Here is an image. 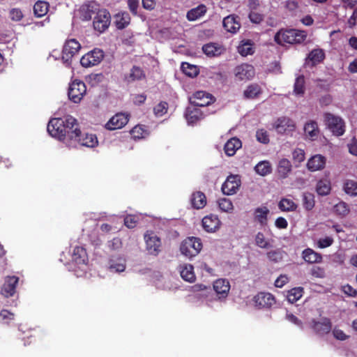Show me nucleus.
<instances>
[{"mask_svg": "<svg viewBox=\"0 0 357 357\" xmlns=\"http://www.w3.org/2000/svg\"><path fill=\"white\" fill-rule=\"evenodd\" d=\"M62 120L64 121L65 144L71 146V145H73V140L79 134V125L77 120L70 115L64 116Z\"/></svg>", "mask_w": 357, "mask_h": 357, "instance_id": "obj_2", "label": "nucleus"}, {"mask_svg": "<svg viewBox=\"0 0 357 357\" xmlns=\"http://www.w3.org/2000/svg\"><path fill=\"white\" fill-rule=\"evenodd\" d=\"M14 314L7 310H2L0 312V322L8 325L14 319Z\"/></svg>", "mask_w": 357, "mask_h": 357, "instance_id": "obj_54", "label": "nucleus"}, {"mask_svg": "<svg viewBox=\"0 0 357 357\" xmlns=\"http://www.w3.org/2000/svg\"><path fill=\"white\" fill-rule=\"evenodd\" d=\"M23 16V13L20 8H12L9 12V17L13 21H20Z\"/></svg>", "mask_w": 357, "mask_h": 357, "instance_id": "obj_59", "label": "nucleus"}, {"mask_svg": "<svg viewBox=\"0 0 357 357\" xmlns=\"http://www.w3.org/2000/svg\"><path fill=\"white\" fill-rule=\"evenodd\" d=\"M207 12V8L204 4H199L195 8L188 10L186 14L188 20L192 22L195 21L203 17Z\"/></svg>", "mask_w": 357, "mask_h": 357, "instance_id": "obj_30", "label": "nucleus"}, {"mask_svg": "<svg viewBox=\"0 0 357 357\" xmlns=\"http://www.w3.org/2000/svg\"><path fill=\"white\" fill-rule=\"evenodd\" d=\"M303 293V287H294L288 291L287 298L289 303H294L302 297Z\"/></svg>", "mask_w": 357, "mask_h": 357, "instance_id": "obj_45", "label": "nucleus"}, {"mask_svg": "<svg viewBox=\"0 0 357 357\" xmlns=\"http://www.w3.org/2000/svg\"><path fill=\"white\" fill-rule=\"evenodd\" d=\"M324 117L325 124L334 135L339 137L344 135L345 124L341 117L329 112L324 113Z\"/></svg>", "mask_w": 357, "mask_h": 357, "instance_id": "obj_4", "label": "nucleus"}, {"mask_svg": "<svg viewBox=\"0 0 357 357\" xmlns=\"http://www.w3.org/2000/svg\"><path fill=\"white\" fill-rule=\"evenodd\" d=\"M263 93V89L257 83L248 84L243 92V98L244 100L258 99Z\"/></svg>", "mask_w": 357, "mask_h": 357, "instance_id": "obj_21", "label": "nucleus"}, {"mask_svg": "<svg viewBox=\"0 0 357 357\" xmlns=\"http://www.w3.org/2000/svg\"><path fill=\"white\" fill-rule=\"evenodd\" d=\"M311 327L315 333L319 335H324L331 332L332 323L329 318L323 317L320 321L312 319L311 321Z\"/></svg>", "mask_w": 357, "mask_h": 357, "instance_id": "obj_12", "label": "nucleus"}, {"mask_svg": "<svg viewBox=\"0 0 357 357\" xmlns=\"http://www.w3.org/2000/svg\"><path fill=\"white\" fill-rule=\"evenodd\" d=\"M168 111V103L165 101H161L153 107V113L155 116L161 117Z\"/></svg>", "mask_w": 357, "mask_h": 357, "instance_id": "obj_51", "label": "nucleus"}, {"mask_svg": "<svg viewBox=\"0 0 357 357\" xmlns=\"http://www.w3.org/2000/svg\"><path fill=\"white\" fill-rule=\"evenodd\" d=\"M311 275L314 278H324L326 273L324 268L313 266L311 269Z\"/></svg>", "mask_w": 357, "mask_h": 357, "instance_id": "obj_63", "label": "nucleus"}, {"mask_svg": "<svg viewBox=\"0 0 357 357\" xmlns=\"http://www.w3.org/2000/svg\"><path fill=\"white\" fill-rule=\"evenodd\" d=\"M49 3L45 1H38L33 6V13L37 17L45 16L49 10Z\"/></svg>", "mask_w": 357, "mask_h": 357, "instance_id": "obj_38", "label": "nucleus"}, {"mask_svg": "<svg viewBox=\"0 0 357 357\" xmlns=\"http://www.w3.org/2000/svg\"><path fill=\"white\" fill-rule=\"evenodd\" d=\"M304 131L307 137H310L312 140L318 137L319 133L317 123L314 121H310L309 122H307L304 126Z\"/></svg>", "mask_w": 357, "mask_h": 357, "instance_id": "obj_34", "label": "nucleus"}, {"mask_svg": "<svg viewBox=\"0 0 357 357\" xmlns=\"http://www.w3.org/2000/svg\"><path fill=\"white\" fill-rule=\"evenodd\" d=\"M248 17L255 24H259L264 20V15L254 10L250 12Z\"/></svg>", "mask_w": 357, "mask_h": 357, "instance_id": "obj_60", "label": "nucleus"}, {"mask_svg": "<svg viewBox=\"0 0 357 357\" xmlns=\"http://www.w3.org/2000/svg\"><path fill=\"white\" fill-rule=\"evenodd\" d=\"M266 255L268 259L274 263L280 261L283 257L282 252L280 249L271 250L267 252Z\"/></svg>", "mask_w": 357, "mask_h": 357, "instance_id": "obj_53", "label": "nucleus"}, {"mask_svg": "<svg viewBox=\"0 0 357 357\" xmlns=\"http://www.w3.org/2000/svg\"><path fill=\"white\" fill-rule=\"evenodd\" d=\"M242 146V142L241 141L234 137L229 139L224 146V151L227 155L228 156H233L236 151L241 148Z\"/></svg>", "mask_w": 357, "mask_h": 357, "instance_id": "obj_27", "label": "nucleus"}, {"mask_svg": "<svg viewBox=\"0 0 357 357\" xmlns=\"http://www.w3.org/2000/svg\"><path fill=\"white\" fill-rule=\"evenodd\" d=\"M98 9L96 8V5L93 3L84 5L82 7V16L84 20H90L93 17V15H96V13Z\"/></svg>", "mask_w": 357, "mask_h": 357, "instance_id": "obj_44", "label": "nucleus"}, {"mask_svg": "<svg viewBox=\"0 0 357 357\" xmlns=\"http://www.w3.org/2000/svg\"><path fill=\"white\" fill-rule=\"evenodd\" d=\"M146 134H147L146 130L144 128V127L143 126H141V125L135 126L130 130L131 137L135 140L144 138Z\"/></svg>", "mask_w": 357, "mask_h": 357, "instance_id": "obj_50", "label": "nucleus"}, {"mask_svg": "<svg viewBox=\"0 0 357 357\" xmlns=\"http://www.w3.org/2000/svg\"><path fill=\"white\" fill-rule=\"evenodd\" d=\"M122 241L119 237H115L108 242V247L111 250H116L121 248Z\"/></svg>", "mask_w": 357, "mask_h": 357, "instance_id": "obj_62", "label": "nucleus"}, {"mask_svg": "<svg viewBox=\"0 0 357 357\" xmlns=\"http://www.w3.org/2000/svg\"><path fill=\"white\" fill-rule=\"evenodd\" d=\"M294 94L296 96L302 97L305 92V79L303 75H298L294 84Z\"/></svg>", "mask_w": 357, "mask_h": 357, "instance_id": "obj_35", "label": "nucleus"}, {"mask_svg": "<svg viewBox=\"0 0 357 357\" xmlns=\"http://www.w3.org/2000/svg\"><path fill=\"white\" fill-rule=\"evenodd\" d=\"M333 238L330 236H326L324 238H320L317 242V245L318 247L320 248H326L331 246L333 244Z\"/></svg>", "mask_w": 357, "mask_h": 357, "instance_id": "obj_64", "label": "nucleus"}, {"mask_svg": "<svg viewBox=\"0 0 357 357\" xmlns=\"http://www.w3.org/2000/svg\"><path fill=\"white\" fill-rule=\"evenodd\" d=\"M81 49L80 43L76 39L67 40L62 50L61 59L63 63L70 65L72 58L76 55Z\"/></svg>", "mask_w": 357, "mask_h": 357, "instance_id": "obj_6", "label": "nucleus"}, {"mask_svg": "<svg viewBox=\"0 0 357 357\" xmlns=\"http://www.w3.org/2000/svg\"><path fill=\"white\" fill-rule=\"evenodd\" d=\"M256 172L261 176H266L271 172L272 168L269 162H259L255 167Z\"/></svg>", "mask_w": 357, "mask_h": 357, "instance_id": "obj_48", "label": "nucleus"}, {"mask_svg": "<svg viewBox=\"0 0 357 357\" xmlns=\"http://www.w3.org/2000/svg\"><path fill=\"white\" fill-rule=\"evenodd\" d=\"M219 208L225 212H231L233 210L232 202L227 198L220 199L218 202Z\"/></svg>", "mask_w": 357, "mask_h": 357, "instance_id": "obj_55", "label": "nucleus"}, {"mask_svg": "<svg viewBox=\"0 0 357 357\" xmlns=\"http://www.w3.org/2000/svg\"><path fill=\"white\" fill-rule=\"evenodd\" d=\"M86 92V87L84 82L74 80L70 84L68 88V98L75 103H78L83 98Z\"/></svg>", "mask_w": 357, "mask_h": 357, "instance_id": "obj_8", "label": "nucleus"}, {"mask_svg": "<svg viewBox=\"0 0 357 357\" xmlns=\"http://www.w3.org/2000/svg\"><path fill=\"white\" fill-rule=\"evenodd\" d=\"M241 186V180L238 175L231 174L227 176L226 181L222 185V191L223 194L227 195H232L236 194Z\"/></svg>", "mask_w": 357, "mask_h": 357, "instance_id": "obj_11", "label": "nucleus"}, {"mask_svg": "<svg viewBox=\"0 0 357 357\" xmlns=\"http://www.w3.org/2000/svg\"><path fill=\"white\" fill-rule=\"evenodd\" d=\"M111 23V15L107 9H99L93 17V26L96 31L102 33Z\"/></svg>", "mask_w": 357, "mask_h": 357, "instance_id": "obj_5", "label": "nucleus"}, {"mask_svg": "<svg viewBox=\"0 0 357 357\" xmlns=\"http://www.w3.org/2000/svg\"><path fill=\"white\" fill-rule=\"evenodd\" d=\"M269 212V209L266 206L255 208L254 212L255 220L259 222L261 226L266 225Z\"/></svg>", "mask_w": 357, "mask_h": 357, "instance_id": "obj_33", "label": "nucleus"}, {"mask_svg": "<svg viewBox=\"0 0 357 357\" xmlns=\"http://www.w3.org/2000/svg\"><path fill=\"white\" fill-rule=\"evenodd\" d=\"M109 269L111 271L121 273L126 269V259L121 256H111L109 259Z\"/></svg>", "mask_w": 357, "mask_h": 357, "instance_id": "obj_25", "label": "nucleus"}, {"mask_svg": "<svg viewBox=\"0 0 357 357\" xmlns=\"http://www.w3.org/2000/svg\"><path fill=\"white\" fill-rule=\"evenodd\" d=\"M302 257L308 264L321 263L323 257L320 253L311 248H306L302 252Z\"/></svg>", "mask_w": 357, "mask_h": 357, "instance_id": "obj_29", "label": "nucleus"}, {"mask_svg": "<svg viewBox=\"0 0 357 357\" xmlns=\"http://www.w3.org/2000/svg\"><path fill=\"white\" fill-rule=\"evenodd\" d=\"M253 45L254 43L251 40H242L238 47V52L243 56L252 55L255 52Z\"/></svg>", "mask_w": 357, "mask_h": 357, "instance_id": "obj_36", "label": "nucleus"}, {"mask_svg": "<svg viewBox=\"0 0 357 357\" xmlns=\"http://www.w3.org/2000/svg\"><path fill=\"white\" fill-rule=\"evenodd\" d=\"M202 50L208 56H215L221 53L220 47L215 43H208L202 47Z\"/></svg>", "mask_w": 357, "mask_h": 357, "instance_id": "obj_47", "label": "nucleus"}, {"mask_svg": "<svg viewBox=\"0 0 357 357\" xmlns=\"http://www.w3.org/2000/svg\"><path fill=\"white\" fill-rule=\"evenodd\" d=\"M144 239L146 244V249L149 254L155 256L158 255L161 245L160 239L153 232L146 234L144 235Z\"/></svg>", "mask_w": 357, "mask_h": 357, "instance_id": "obj_16", "label": "nucleus"}, {"mask_svg": "<svg viewBox=\"0 0 357 357\" xmlns=\"http://www.w3.org/2000/svg\"><path fill=\"white\" fill-rule=\"evenodd\" d=\"M291 162L286 158H282L279 161L278 166V172L282 178H286L289 173L291 171Z\"/></svg>", "mask_w": 357, "mask_h": 357, "instance_id": "obj_40", "label": "nucleus"}, {"mask_svg": "<svg viewBox=\"0 0 357 357\" xmlns=\"http://www.w3.org/2000/svg\"><path fill=\"white\" fill-rule=\"evenodd\" d=\"M131 17L126 11L119 12L114 15V24L117 29L122 30L130 23Z\"/></svg>", "mask_w": 357, "mask_h": 357, "instance_id": "obj_24", "label": "nucleus"}, {"mask_svg": "<svg viewBox=\"0 0 357 357\" xmlns=\"http://www.w3.org/2000/svg\"><path fill=\"white\" fill-rule=\"evenodd\" d=\"M200 115L201 113L197 109L188 110L186 113V119L189 123H194L199 119Z\"/></svg>", "mask_w": 357, "mask_h": 357, "instance_id": "obj_58", "label": "nucleus"}, {"mask_svg": "<svg viewBox=\"0 0 357 357\" xmlns=\"http://www.w3.org/2000/svg\"><path fill=\"white\" fill-rule=\"evenodd\" d=\"M307 36V33L305 31L282 29L275 33L274 40L280 45H284L285 43L301 44L306 40Z\"/></svg>", "mask_w": 357, "mask_h": 357, "instance_id": "obj_1", "label": "nucleus"}, {"mask_svg": "<svg viewBox=\"0 0 357 357\" xmlns=\"http://www.w3.org/2000/svg\"><path fill=\"white\" fill-rule=\"evenodd\" d=\"M97 144L98 139L95 135L88 133L83 134L80 130L78 137L75 138L73 145H71V146L75 147L79 144L86 147H94Z\"/></svg>", "mask_w": 357, "mask_h": 357, "instance_id": "obj_15", "label": "nucleus"}, {"mask_svg": "<svg viewBox=\"0 0 357 357\" xmlns=\"http://www.w3.org/2000/svg\"><path fill=\"white\" fill-rule=\"evenodd\" d=\"M128 122V116L123 113H118L113 116L106 123L105 128L109 130L120 129Z\"/></svg>", "mask_w": 357, "mask_h": 357, "instance_id": "obj_18", "label": "nucleus"}, {"mask_svg": "<svg viewBox=\"0 0 357 357\" xmlns=\"http://www.w3.org/2000/svg\"><path fill=\"white\" fill-rule=\"evenodd\" d=\"M255 305L259 308H270L275 303V297L270 293L259 292L253 298Z\"/></svg>", "mask_w": 357, "mask_h": 357, "instance_id": "obj_13", "label": "nucleus"}, {"mask_svg": "<svg viewBox=\"0 0 357 357\" xmlns=\"http://www.w3.org/2000/svg\"><path fill=\"white\" fill-rule=\"evenodd\" d=\"M18 282V277L15 275L7 276L1 289V294L7 298L14 296Z\"/></svg>", "mask_w": 357, "mask_h": 357, "instance_id": "obj_14", "label": "nucleus"}, {"mask_svg": "<svg viewBox=\"0 0 357 357\" xmlns=\"http://www.w3.org/2000/svg\"><path fill=\"white\" fill-rule=\"evenodd\" d=\"M72 260L77 264H85L88 261L85 248L82 246H76L73 252Z\"/></svg>", "mask_w": 357, "mask_h": 357, "instance_id": "obj_32", "label": "nucleus"}, {"mask_svg": "<svg viewBox=\"0 0 357 357\" xmlns=\"http://www.w3.org/2000/svg\"><path fill=\"white\" fill-rule=\"evenodd\" d=\"M326 162V158L320 154H317L308 160L307 167L311 172L321 170L325 167Z\"/></svg>", "mask_w": 357, "mask_h": 357, "instance_id": "obj_23", "label": "nucleus"}, {"mask_svg": "<svg viewBox=\"0 0 357 357\" xmlns=\"http://www.w3.org/2000/svg\"><path fill=\"white\" fill-rule=\"evenodd\" d=\"M234 75L240 81L251 80L255 75V70L252 65L242 63L234 68Z\"/></svg>", "mask_w": 357, "mask_h": 357, "instance_id": "obj_10", "label": "nucleus"}, {"mask_svg": "<svg viewBox=\"0 0 357 357\" xmlns=\"http://www.w3.org/2000/svg\"><path fill=\"white\" fill-rule=\"evenodd\" d=\"M190 202L194 208L201 209L206 204V197L204 192L197 191L192 194Z\"/></svg>", "mask_w": 357, "mask_h": 357, "instance_id": "obj_31", "label": "nucleus"}, {"mask_svg": "<svg viewBox=\"0 0 357 357\" xmlns=\"http://www.w3.org/2000/svg\"><path fill=\"white\" fill-rule=\"evenodd\" d=\"M331 190V184L327 179L319 180L316 185V192L319 195H328Z\"/></svg>", "mask_w": 357, "mask_h": 357, "instance_id": "obj_39", "label": "nucleus"}, {"mask_svg": "<svg viewBox=\"0 0 357 357\" xmlns=\"http://www.w3.org/2000/svg\"><path fill=\"white\" fill-rule=\"evenodd\" d=\"M275 130L279 133H284L295 130L296 125L293 120L288 117L282 116L278 118L274 126Z\"/></svg>", "mask_w": 357, "mask_h": 357, "instance_id": "obj_20", "label": "nucleus"}, {"mask_svg": "<svg viewBox=\"0 0 357 357\" xmlns=\"http://www.w3.org/2000/svg\"><path fill=\"white\" fill-rule=\"evenodd\" d=\"M146 78L144 70L137 66H133L130 72L124 75V81L127 83H132L141 81Z\"/></svg>", "mask_w": 357, "mask_h": 357, "instance_id": "obj_22", "label": "nucleus"}, {"mask_svg": "<svg viewBox=\"0 0 357 357\" xmlns=\"http://www.w3.org/2000/svg\"><path fill=\"white\" fill-rule=\"evenodd\" d=\"M137 218L132 215H128L124 218V224L128 228H134L136 227Z\"/></svg>", "mask_w": 357, "mask_h": 357, "instance_id": "obj_61", "label": "nucleus"}, {"mask_svg": "<svg viewBox=\"0 0 357 357\" xmlns=\"http://www.w3.org/2000/svg\"><path fill=\"white\" fill-rule=\"evenodd\" d=\"M325 58V54L321 49H314L312 50L307 56V59L312 62V66L321 63Z\"/></svg>", "mask_w": 357, "mask_h": 357, "instance_id": "obj_42", "label": "nucleus"}, {"mask_svg": "<svg viewBox=\"0 0 357 357\" xmlns=\"http://www.w3.org/2000/svg\"><path fill=\"white\" fill-rule=\"evenodd\" d=\"M193 104L197 107H206L215 101L214 97L205 91H197L193 95Z\"/></svg>", "mask_w": 357, "mask_h": 357, "instance_id": "obj_19", "label": "nucleus"}, {"mask_svg": "<svg viewBox=\"0 0 357 357\" xmlns=\"http://www.w3.org/2000/svg\"><path fill=\"white\" fill-rule=\"evenodd\" d=\"M181 68L185 75L190 77H196L199 74V68L187 62L182 63Z\"/></svg>", "mask_w": 357, "mask_h": 357, "instance_id": "obj_46", "label": "nucleus"}, {"mask_svg": "<svg viewBox=\"0 0 357 357\" xmlns=\"http://www.w3.org/2000/svg\"><path fill=\"white\" fill-rule=\"evenodd\" d=\"M213 289L220 298H225L229 291L230 284L225 279H218L214 282Z\"/></svg>", "mask_w": 357, "mask_h": 357, "instance_id": "obj_26", "label": "nucleus"}, {"mask_svg": "<svg viewBox=\"0 0 357 357\" xmlns=\"http://www.w3.org/2000/svg\"><path fill=\"white\" fill-rule=\"evenodd\" d=\"M47 130L52 137L65 143V128L62 118L52 119L47 124Z\"/></svg>", "mask_w": 357, "mask_h": 357, "instance_id": "obj_7", "label": "nucleus"}, {"mask_svg": "<svg viewBox=\"0 0 357 357\" xmlns=\"http://www.w3.org/2000/svg\"><path fill=\"white\" fill-rule=\"evenodd\" d=\"M237 17L234 15H228L223 19V26L225 29L231 33H235L241 27V24L236 20Z\"/></svg>", "mask_w": 357, "mask_h": 357, "instance_id": "obj_28", "label": "nucleus"}, {"mask_svg": "<svg viewBox=\"0 0 357 357\" xmlns=\"http://www.w3.org/2000/svg\"><path fill=\"white\" fill-rule=\"evenodd\" d=\"M103 58V51L96 48L82 56L80 63L83 67L89 68L99 64Z\"/></svg>", "mask_w": 357, "mask_h": 357, "instance_id": "obj_9", "label": "nucleus"}, {"mask_svg": "<svg viewBox=\"0 0 357 357\" xmlns=\"http://www.w3.org/2000/svg\"><path fill=\"white\" fill-rule=\"evenodd\" d=\"M343 190L347 195L351 197H356L357 182L350 179L345 180L343 183Z\"/></svg>", "mask_w": 357, "mask_h": 357, "instance_id": "obj_43", "label": "nucleus"}, {"mask_svg": "<svg viewBox=\"0 0 357 357\" xmlns=\"http://www.w3.org/2000/svg\"><path fill=\"white\" fill-rule=\"evenodd\" d=\"M334 209L336 213L342 216L347 215L349 212L348 205L343 202H340L338 204H335L334 206Z\"/></svg>", "mask_w": 357, "mask_h": 357, "instance_id": "obj_57", "label": "nucleus"}, {"mask_svg": "<svg viewBox=\"0 0 357 357\" xmlns=\"http://www.w3.org/2000/svg\"><path fill=\"white\" fill-rule=\"evenodd\" d=\"M202 225L206 232L213 233L219 229L221 222L218 215L210 214L203 218Z\"/></svg>", "mask_w": 357, "mask_h": 357, "instance_id": "obj_17", "label": "nucleus"}, {"mask_svg": "<svg viewBox=\"0 0 357 357\" xmlns=\"http://www.w3.org/2000/svg\"><path fill=\"white\" fill-rule=\"evenodd\" d=\"M180 274L181 278L187 282H192L195 280L194 268L191 264H185L181 266Z\"/></svg>", "mask_w": 357, "mask_h": 357, "instance_id": "obj_37", "label": "nucleus"}, {"mask_svg": "<svg viewBox=\"0 0 357 357\" xmlns=\"http://www.w3.org/2000/svg\"><path fill=\"white\" fill-rule=\"evenodd\" d=\"M255 243L261 248H268L271 247L269 242L266 240L264 234L260 231L256 234Z\"/></svg>", "mask_w": 357, "mask_h": 357, "instance_id": "obj_52", "label": "nucleus"}, {"mask_svg": "<svg viewBox=\"0 0 357 357\" xmlns=\"http://www.w3.org/2000/svg\"><path fill=\"white\" fill-rule=\"evenodd\" d=\"M315 204L314 196L310 192H304L303 195V205L307 211H311Z\"/></svg>", "mask_w": 357, "mask_h": 357, "instance_id": "obj_49", "label": "nucleus"}, {"mask_svg": "<svg viewBox=\"0 0 357 357\" xmlns=\"http://www.w3.org/2000/svg\"><path fill=\"white\" fill-rule=\"evenodd\" d=\"M202 249V243L199 238L190 236L186 238L181 243L180 250L187 257L197 255Z\"/></svg>", "mask_w": 357, "mask_h": 357, "instance_id": "obj_3", "label": "nucleus"}, {"mask_svg": "<svg viewBox=\"0 0 357 357\" xmlns=\"http://www.w3.org/2000/svg\"><path fill=\"white\" fill-rule=\"evenodd\" d=\"M257 140L262 144H267L269 143V135L268 132L264 129H259L256 132Z\"/></svg>", "mask_w": 357, "mask_h": 357, "instance_id": "obj_56", "label": "nucleus"}, {"mask_svg": "<svg viewBox=\"0 0 357 357\" xmlns=\"http://www.w3.org/2000/svg\"><path fill=\"white\" fill-rule=\"evenodd\" d=\"M297 206V204L293 200L287 198H282L278 203V208L283 212L294 211Z\"/></svg>", "mask_w": 357, "mask_h": 357, "instance_id": "obj_41", "label": "nucleus"}]
</instances>
